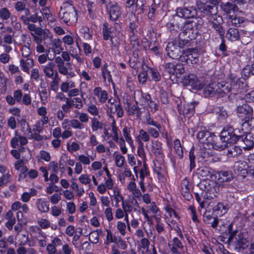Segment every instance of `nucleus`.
I'll use <instances>...</instances> for the list:
<instances>
[{"label":"nucleus","instance_id":"0eeeda50","mask_svg":"<svg viewBox=\"0 0 254 254\" xmlns=\"http://www.w3.org/2000/svg\"><path fill=\"white\" fill-rule=\"evenodd\" d=\"M125 109L129 116H133L134 119H138L141 116L142 112L138 105V102L135 101L131 97H127L124 99Z\"/></svg>","mask_w":254,"mask_h":254},{"label":"nucleus","instance_id":"e433bc0d","mask_svg":"<svg viewBox=\"0 0 254 254\" xmlns=\"http://www.w3.org/2000/svg\"><path fill=\"white\" fill-rule=\"evenodd\" d=\"M121 30L122 27L120 28V30H118V32L117 33H115L113 36L111 37L110 39H109L111 43V47L115 49L119 48L121 42Z\"/></svg>","mask_w":254,"mask_h":254},{"label":"nucleus","instance_id":"2eb2a0df","mask_svg":"<svg viewBox=\"0 0 254 254\" xmlns=\"http://www.w3.org/2000/svg\"><path fill=\"white\" fill-rule=\"evenodd\" d=\"M197 104V102H194L184 104L183 106H178V112L180 115H183L185 118H190L194 114L195 111V106Z\"/></svg>","mask_w":254,"mask_h":254},{"label":"nucleus","instance_id":"4d7b16f0","mask_svg":"<svg viewBox=\"0 0 254 254\" xmlns=\"http://www.w3.org/2000/svg\"><path fill=\"white\" fill-rule=\"evenodd\" d=\"M111 127H112V132L113 134V139L115 142H118L119 140V135H118V131L119 129L118 127L116 126V122L115 120L113 117V121L111 123Z\"/></svg>","mask_w":254,"mask_h":254},{"label":"nucleus","instance_id":"20e7f679","mask_svg":"<svg viewBox=\"0 0 254 254\" xmlns=\"http://www.w3.org/2000/svg\"><path fill=\"white\" fill-rule=\"evenodd\" d=\"M227 229L224 233V236L228 238L229 243L234 242L236 248L239 249H245L249 246V240H248V234L245 232H240L237 235L238 230H233V224L232 223L229 224Z\"/></svg>","mask_w":254,"mask_h":254},{"label":"nucleus","instance_id":"09e8293b","mask_svg":"<svg viewBox=\"0 0 254 254\" xmlns=\"http://www.w3.org/2000/svg\"><path fill=\"white\" fill-rule=\"evenodd\" d=\"M195 148L193 145H192L190 150L189 153V158L190 161L189 168L190 171H191L196 167L195 164V155L194 154Z\"/></svg>","mask_w":254,"mask_h":254},{"label":"nucleus","instance_id":"ea45409f","mask_svg":"<svg viewBox=\"0 0 254 254\" xmlns=\"http://www.w3.org/2000/svg\"><path fill=\"white\" fill-rule=\"evenodd\" d=\"M51 46V47H49V48L52 49L56 54H60L63 50L62 41L59 38L54 39Z\"/></svg>","mask_w":254,"mask_h":254},{"label":"nucleus","instance_id":"412c9836","mask_svg":"<svg viewBox=\"0 0 254 254\" xmlns=\"http://www.w3.org/2000/svg\"><path fill=\"white\" fill-rule=\"evenodd\" d=\"M181 240L179 238L175 237L169 242L168 247L172 254H181L179 251L184 248Z\"/></svg>","mask_w":254,"mask_h":254},{"label":"nucleus","instance_id":"bb28decb","mask_svg":"<svg viewBox=\"0 0 254 254\" xmlns=\"http://www.w3.org/2000/svg\"><path fill=\"white\" fill-rule=\"evenodd\" d=\"M212 21V27L216 30L217 33L219 35V37L225 36V31L221 23L223 21L221 16L217 15L216 17H213Z\"/></svg>","mask_w":254,"mask_h":254},{"label":"nucleus","instance_id":"b1692460","mask_svg":"<svg viewBox=\"0 0 254 254\" xmlns=\"http://www.w3.org/2000/svg\"><path fill=\"white\" fill-rule=\"evenodd\" d=\"M213 213L205 212L203 215V220L205 224L210 225L213 228H216L218 226L219 220L217 215L214 216Z\"/></svg>","mask_w":254,"mask_h":254},{"label":"nucleus","instance_id":"6e6552de","mask_svg":"<svg viewBox=\"0 0 254 254\" xmlns=\"http://www.w3.org/2000/svg\"><path fill=\"white\" fill-rule=\"evenodd\" d=\"M242 132H241L240 130L238 129V132L240 134L238 142L243 149L250 150L254 147L253 135L250 132L244 131L243 128L242 129Z\"/></svg>","mask_w":254,"mask_h":254},{"label":"nucleus","instance_id":"393cba45","mask_svg":"<svg viewBox=\"0 0 254 254\" xmlns=\"http://www.w3.org/2000/svg\"><path fill=\"white\" fill-rule=\"evenodd\" d=\"M220 6L228 17H232L231 15L234 14L239 10V8L235 3H232L229 1L226 3L222 2Z\"/></svg>","mask_w":254,"mask_h":254},{"label":"nucleus","instance_id":"cd10ccee","mask_svg":"<svg viewBox=\"0 0 254 254\" xmlns=\"http://www.w3.org/2000/svg\"><path fill=\"white\" fill-rule=\"evenodd\" d=\"M71 64L69 62H67L64 64L58 67L59 72L64 75H65L66 78H70L75 76V74L73 71Z\"/></svg>","mask_w":254,"mask_h":254},{"label":"nucleus","instance_id":"4c0bfd02","mask_svg":"<svg viewBox=\"0 0 254 254\" xmlns=\"http://www.w3.org/2000/svg\"><path fill=\"white\" fill-rule=\"evenodd\" d=\"M242 147L239 146L234 145L228 148L227 156L229 158H234L242 153Z\"/></svg>","mask_w":254,"mask_h":254},{"label":"nucleus","instance_id":"58836bf2","mask_svg":"<svg viewBox=\"0 0 254 254\" xmlns=\"http://www.w3.org/2000/svg\"><path fill=\"white\" fill-rule=\"evenodd\" d=\"M153 171L154 173L156 174L158 180L161 182H164L166 181V179L164 176L165 170L161 166H157L155 164V161H154V167L153 168Z\"/></svg>","mask_w":254,"mask_h":254},{"label":"nucleus","instance_id":"c85d7f7f","mask_svg":"<svg viewBox=\"0 0 254 254\" xmlns=\"http://www.w3.org/2000/svg\"><path fill=\"white\" fill-rule=\"evenodd\" d=\"M215 178L217 179L218 183H223L231 181L233 177L230 171H221L217 172L215 174Z\"/></svg>","mask_w":254,"mask_h":254},{"label":"nucleus","instance_id":"473e14b6","mask_svg":"<svg viewBox=\"0 0 254 254\" xmlns=\"http://www.w3.org/2000/svg\"><path fill=\"white\" fill-rule=\"evenodd\" d=\"M56 65L52 62H49L47 64L44 66L43 71L46 77L50 78H53L55 76L56 71L55 70Z\"/></svg>","mask_w":254,"mask_h":254},{"label":"nucleus","instance_id":"79ce46f5","mask_svg":"<svg viewBox=\"0 0 254 254\" xmlns=\"http://www.w3.org/2000/svg\"><path fill=\"white\" fill-rule=\"evenodd\" d=\"M138 81L141 84H143L149 80V75L147 70L146 65L142 67L141 70L138 73L137 76Z\"/></svg>","mask_w":254,"mask_h":254},{"label":"nucleus","instance_id":"774afa93","mask_svg":"<svg viewBox=\"0 0 254 254\" xmlns=\"http://www.w3.org/2000/svg\"><path fill=\"white\" fill-rule=\"evenodd\" d=\"M151 95L148 93H144L142 91H140V98L139 101L141 105H146L150 100Z\"/></svg>","mask_w":254,"mask_h":254},{"label":"nucleus","instance_id":"c03bdc74","mask_svg":"<svg viewBox=\"0 0 254 254\" xmlns=\"http://www.w3.org/2000/svg\"><path fill=\"white\" fill-rule=\"evenodd\" d=\"M242 121L243 122L242 124L243 127L248 128L246 131L250 132L254 129V118L253 116L248 117Z\"/></svg>","mask_w":254,"mask_h":254},{"label":"nucleus","instance_id":"f03ea898","mask_svg":"<svg viewBox=\"0 0 254 254\" xmlns=\"http://www.w3.org/2000/svg\"><path fill=\"white\" fill-rule=\"evenodd\" d=\"M238 129H235L232 126L227 125L224 127L219 133L217 148L222 151L228 147L229 145L238 142L239 134L237 133Z\"/></svg>","mask_w":254,"mask_h":254},{"label":"nucleus","instance_id":"bf43d9fd","mask_svg":"<svg viewBox=\"0 0 254 254\" xmlns=\"http://www.w3.org/2000/svg\"><path fill=\"white\" fill-rule=\"evenodd\" d=\"M113 192L114 195V199L115 201V204L114 206L116 207H118L119 206V202L121 201L122 202L123 201H124V198L123 196L121 194V192L118 189L116 188L114 189Z\"/></svg>","mask_w":254,"mask_h":254},{"label":"nucleus","instance_id":"6ab92c4d","mask_svg":"<svg viewBox=\"0 0 254 254\" xmlns=\"http://www.w3.org/2000/svg\"><path fill=\"white\" fill-rule=\"evenodd\" d=\"M210 149L203 148L201 149L198 154L199 158H201L200 161L209 164L213 163L214 160V156L213 152Z\"/></svg>","mask_w":254,"mask_h":254},{"label":"nucleus","instance_id":"a19ab883","mask_svg":"<svg viewBox=\"0 0 254 254\" xmlns=\"http://www.w3.org/2000/svg\"><path fill=\"white\" fill-rule=\"evenodd\" d=\"M20 64L21 69L27 73H29V67L33 66V60L32 59L27 58L26 60L21 59L20 61Z\"/></svg>","mask_w":254,"mask_h":254},{"label":"nucleus","instance_id":"aec40b11","mask_svg":"<svg viewBox=\"0 0 254 254\" xmlns=\"http://www.w3.org/2000/svg\"><path fill=\"white\" fill-rule=\"evenodd\" d=\"M151 152L158 159H163L165 157L162 143L158 140H152Z\"/></svg>","mask_w":254,"mask_h":254},{"label":"nucleus","instance_id":"423d86ee","mask_svg":"<svg viewBox=\"0 0 254 254\" xmlns=\"http://www.w3.org/2000/svg\"><path fill=\"white\" fill-rule=\"evenodd\" d=\"M195 28L192 30L185 31V28L182 32L179 34L178 46L180 48H184L185 47H189L191 44V41L196 38L198 34L200 35L199 31L200 29L195 30Z\"/></svg>","mask_w":254,"mask_h":254},{"label":"nucleus","instance_id":"1a4fd4ad","mask_svg":"<svg viewBox=\"0 0 254 254\" xmlns=\"http://www.w3.org/2000/svg\"><path fill=\"white\" fill-rule=\"evenodd\" d=\"M200 17H206L209 20H211L217 15V7L215 5L201 3L198 5Z\"/></svg>","mask_w":254,"mask_h":254},{"label":"nucleus","instance_id":"9d476101","mask_svg":"<svg viewBox=\"0 0 254 254\" xmlns=\"http://www.w3.org/2000/svg\"><path fill=\"white\" fill-rule=\"evenodd\" d=\"M105 9L106 13L109 15V19L111 21H116L121 16V7L115 1H110Z\"/></svg>","mask_w":254,"mask_h":254},{"label":"nucleus","instance_id":"a18cd8bd","mask_svg":"<svg viewBox=\"0 0 254 254\" xmlns=\"http://www.w3.org/2000/svg\"><path fill=\"white\" fill-rule=\"evenodd\" d=\"M221 39V43L218 46V50L221 52L223 57H225L229 56L230 53L228 50V47L226 44V40L225 39V36L219 37Z\"/></svg>","mask_w":254,"mask_h":254},{"label":"nucleus","instance_id":"49530a36","mask_svg":"<svg viewBox=\"0 0 254 254\" xmlns=\"http://www.w3.org/2000/svg\"><path fill=\"white\" fill-rule=\"evenodd\" d=\"M138 25L136 24V22L132 21L129 22L127 26V36L138 35Z\"/></svg>","mask_w":254,"mask_h":254},{"label":"nucleus","instance_id":"13d9d810","mask_svg":"<svg viewBox=\"0 0 254 254\" xmlns=\"http://www.w3.org/2000/svg\"><path fill=\"white\" fill-rule=\"evenodd\" d=\"M127 161H128V164L131 166H134L133 168V172L135 175L136 178H138V170L137 167L134 166L136 163V160H135V158L134 155L132 154H128Z\"/></svg>","mask_w":254,"mask_h":254},{"label":"nucleus","instance_id":"de8ad7c7","mask_svg":"<svg viewBox=\"0 0 254 254\" xmlns=\"http://www.w3.org/2000/svg\"><path fill=\"white\" fill-rule=\"evenodd\" d=\"M60 81V78L59 77L58 72L56 71L55 76H54L52 81L50 83V90L57 93L59 90Z\"/></svg>","mask_w":254,"mask_h":254},{"label":"nucleus","instance_id":"8fccbe9b","mask_svg":"<svg viewBox=\"0 0 254 254\" xmlns=\"http://www.w3.org/2000/svg\"><path fill=\"white\" fill-rule=\"evenodd\" d=\"M128 41L132 49L141 48L138 35L128 36Z\"/></svg>","mask_w":254,"mask_h":254},{"label":"nucleus","instance_id":"37998d69","mask_svg":"<svg viewBox=\"0 0 254 254\" xmlns=\"http://www.w3.org/2000/svg\"><path fill=\"white\" fill-rule=\"evenodd\" d=\"M17 121L18 125H19L21 127V131L24 134L27 135L31 133V129L30 126L25 119L22 118L19 120L17 119Z\"/></svg>","mask_w":254,"mask_h":254},{"label":"nucleus","instance_id":"c756f323","mask_svg":"<svg viewBox=\"0 0 254 254\" xmlns=\"http://www.w3.org/2000/svg\"><path fill=\"white\" fill-rule=\"evenodd\" d=\"M93 93L97 97L100 103L104 104L106 102L108 97L107 91L102 90L100 86H97L94 89Z\"/></svg>","mask_w":254,"mask_h":254},{"label":"nucleus","instance_id":"69168bd1","mask_svg":"<svg viewBox=\"0 0 254 254\" xmlns=\"http://www.w3.org/2000/svg\"><path fill=\"white\" fill-rule=\"evenodd\" d=\"M216 91L217 89L215 90L210 85H207L203 88V94L205 97H210L213 96Z\"/></svg>","mask_w":254,"mask_h":254},{"label":"nucleus","instance_id":"680f3d73","mask_svg":"<svg viewBox=\"0 0 254 254\" xmlns=\"http://www.w3.org/2000/svg\"><path fill=\"white\" fill-rule=\"evenodd\" d=\"M175 70L176 72L174 75L177 78H180L185 71L184 66L183 64L175 63Z\"/></svg>","mask_w":254,"mask_h":254},{"label":"nucleus","instance_id":"6e6d98bb","mask_svg":"<svg viewBox=\"0 0 254 254\" xmlns=\"http://www.w3.org/2000/svg\"><path fill=\"white\" fill-rule=\"evenodd\" d=\"M173 22L170 21L166 24V27L167 31H169L172 35H176L178 32V30L180 29L177 26L174 25V19L173 20Z\"/></svg>","mask_w":254,"mask_h":254},{"label":"nucleus","instance_id":"dca6fc26","mask_svg":"<svg viewBox=\"0 0 254 254\" xmlns=\"http://www.w3.org/2000/svg\"><path fill=\"white\" fill-rule=\"evenodd\" d=\"M236 112L238 116L242 121L248 117L253 116V109L247 103H244L239 105L236 108Z\"/></svg>","mask_w":254,"mask_h":254},{"label":"nucleus","instance_id":"39448f33","mask_svg":"<svg viewBox=\"0 0 254 254\" xmlns=\"http://www.w3.org/2000/svg\"><path fill=\"white\" fill-rule=\"evenodd\" d=\"M198 143L203 148L214 149L219 151L217 148L218 136L214 132H210L207 129L199 130L196 135Z\"/></svg>","mask_w":254,"mask_h":254},{"label":"nucleus","instance_id":"338daca9","mask_svg":"<svg viewBox=\"0 0 254 254\" xmlns=\"http://www.w3.org/2000/svg\"><path fill=\"white\" fill-rule=\"evenodd\" d=\"M53 36L51 34L44 32L43 35V42L47 47L51 46L53 42Z\"/></svg>","mask_w":254,"mask_h":254},{"label":"nucleus","instance_id":"0e129e2a","mask_svg":"<svg viewBox=\"0 0 254 254\" xmlns=\"http://www.w3.org/2000/svg\"><path fill=\"white\" fill-rule=\"evenodd\" d=\"M189 209L190 210V215L192 222L196 224H198L200 222V221L198 218L194 206L193 205H190L189 206Z\"/></svg>","mask_w":254,"mask_h":254},{"label":"nucleus","instance_id":"5fc2aeb1","mask_svg":"<svg viewBox=\"0 0 254 254\" xmlns=\"http://www.w3.org/2000/svg\"><path fill=\"white\" fill-rule=\"evenodd\" d=\"M145 124L148 126H153L158 130L161 129L162 126L157 121L154 120L150 115L146 117Z\"/></svg>","mask_w":254,"mask_h":254},{"label":"nucleus","instance_id":"864d4df0","mask_svg":"<svg viewBox=\"0 0 254 254\" xmlns=\"http://www.w3.org/2000/svg\"><path fill=\"white\" fill-rule=\"evenodd\" d=\"M136 140L139 142V140L142 142H147L150 140V136L148 131H146L143 129H140L139 130V134L136 136Z\"/></svg>","mask_w":254,"mask_h":254},{"label":"nucleus","instance_id":"f704fd0d","mask_svg":"<svg viewBox=\"0 0 254 254\" xmlns=\"http://www.w3.org/2000/svg\"><path fill=\"white\" fill-rule=\"evenodd\" d=\"M36 205L39 211L41 212H47L49 211V202L46 198H38Z\"/></svg>","mask_w":254,"mask_h":254},{"label":"nucleus","instance_id":"f8f14e48","mask_svg":"<svg viewBox=\"0 0 254 254\" xmlns=\"http://www.w3.org/2000/svg\"><path fill=\"white\" fill-rule=\"evenodd\" d=\"M121 25V22H115L113 25L111 26L108 22H104L103 23L102 28L103 40L105 41L109 40L112 36L118 32V30H120V28L122 27Z\"/></svg>","mask_w":254,"mask_h":254},{"label":"nucleus","instance_id":"5701e85b","mask_svg":"<svg viewBox=\"0 0 254 254\" xmlns=\"http://www.w3.org/2000/svg\"><path fill=\"white\" fill-rule=\"evenodd\" d=\"M139 173L140 179L139 185L142 191L144 192L146 191V188L144 183V178L150 175V171L146 162H143V166L140 169Z\"/></svg>","mask_w":254,"mask_h":254},{"label":"nucleus","instance_id":"f3484780","mask_svg":"<svg viewBox=\"0 0 254 254\" xmlns=\"http://www.w3.org/2000/svg\"><path fill=\"white\" fill-rule=\"evenodd\" d=\"M20 19L24 24H28L30 22L32 23L38 22L41 24V22L45 19V17L41 10H36L33 14H31L29 17L21 16Z\"/></svg>","mask_w":254,"mask_h":254},{"label":"nucleus","instance_id":"72a5a7b5","mask_svg":"<svg viewBox=\"0 0 254 254\" xmlns=\"http://www.w3.org/2000/svg\"><path fill=\"white\" fill-rule=\"evenodd\" d=\"M226 37L229 41H236L240 39V34L237 28L230 27L226 33Z\"/></svg>","mask_w":254,"mask_h":254},{"label":"nucleus","instance_id":"a211bd4d","mask_svg":"<svg viewBox=\"0 0 254 254\" xmlns=\"http://www.w3.org/2000/svg\"><path fill=\"white\" fill-rule=\"evenodd\" d=\"M167 55L172 59H178L180 60L181 51L180 48L173 42H169L166 47Z\"/></svg>","mask_w":254,"mask_h":254},{"label":"nucleus","instance_id":"e2e57ef3","mask_svg":"<svg viewBox=\"0 0 254 254\" xmlns=\"http://www.w3.org/2000/svg\"><path fill=\"white\" fill-rule=\"evenodd\" d=\"M11 13L9 10L6 7H2L0 9V18L3 21L7 20Z\"/></svg>","mask_w":254,"mask_h":254},{"label":"nucleus","instance_id":"7ed1b4c3","mask_svg":"<svg viewBox=\"0 0 254 254\" xmlns=\"http://www.w3.org/2000/svg\"><path fill=\"white\" fill-rule=\"evenodd\" d=\"M59 17L61 22L67 26L72 25L77 22L78 14L73 0H68L63 3Z\"/></svg>","mask_w":254,"mask_h":254},{"label":"nucleus","instance_id":"3c124183","mask_svg":"<svg viewBox=\"0 0 254 254\" xmlns=\"http://www.w3.org/2000/svg\"><path fill=\"white\" fill-rule=\"evenodd\" d=\"M144 147L143 142L139 140L137 145V155L142 160L143 163L146 162L147 160Z\"/></svg>","mask_w":254,"mask_h":254},{"label":"nucleus","instance_id":"a878e982","mask_svg":"<svg viewBox=\"0 0 254 254\" xmlns=\"http://www.w3.org/2000/svg\"><path fill=\"white\" fill-rule=\"evenodd\" d=\"M148 74L149 75V81H153L156 82H159L161 79V75L156 66H151L146 65Z\"/></svg>","mask_w":254,"mask_h":254},{"label":"nucleus","instance_id":"f257e3e1","mask_svg":"<svg viewBox=\"0 0 254 254\" xmlns=\"http://www.w3.org/2000/svg\"><path fill=\"white\" fill-rule=\"evenodd\" d=\"M176 12L181 18L187 19L183 23L185 31L192 30V27L195 28V31L202 28L204 21L202 17L197 16V12L195 7H179L177 8Z\"/></svg>","mask_w":254,"mask_h":254},{"label":"nucleus","instance_id":"4468645a","mask_svg":"<svg viewBox=\"0 0 254 254\" xmlns=\"http://www.w3.org/2000/svg\"><path fill=\"white\" fill-rule=\"evenodd\" d=\"M182 83L185 86H190L195 90H200L203 88V85L200 83L198 77L193 73H189L183 76Z\"/></svg>","mask_w":254,"mask_h":254},{"label":"nucleus","instance_id":"4be33fe9","mask_svg":"<svg viewBox=\"0 0 254 254\" xmlns=\"http://www.w3.org/2000/svg\"><path fill=\"white\" fill-rule=\"evenodd\" d=\"M101 75L103 82L110 85L111 83L114 85V82L112 78L111 71L109 68V65L105 63L101 67Z\"/></svg>","mask_w":254,"mask_h":254},{"label":"nucleus","instance_id":"603ef678","mask_svg":"<svg viewBox=\"0 0 254 254\" xmlns=\"http://www.w3.org/2000/svg\"><path fill=\"white\" fill-rule=\"evenodd\" d=\"M232 17H229L231 19L232 24L235 27H241L244 22V18L243 17L237 16L235 14L231 15Z\"/></svg>","mask_w":254,"mask_h":254},{"label":"nucleus","instance_id":"052dcab7","mask_svg":"<svg viewBox=\"0 0 254 254\" xmlns=\"http://www.w3.org/2000/svg\"><path fill=\"white\" fill-rule=\"evenodd\" d=\"M176 63H167L163 64L165 71L168 72L170 75H174L175 73V67Z\"/></svg>","mask_w":254,"mask_h":254},{"label":"nucleus","instance_id":"ddd939ff","mask_svg":"<svg viewBox=\"0 0 254 254\" xmlns=\"http://www.w3.org/2000/svg\"><path fill=\"white\" fill-rule=\"evenodd\" d=\"M108 113L111 114L116 113L118 118H122L124 116V110L119 99L111 98L108 100Z\"/></svg>","mask_w":254,"mask_h":254},{"label":"nucleus","instance_id":"c9c22d12","mask_svg":"<svg viewBox=\"0 0 254 254\" xmlns=\"http://www.w3.org/2000/svg\"><path fill=\"white\" fill-rule=\"evenodd\" d=\"M123 135L125 138L126 141L129 144L130 147L133 149L134 148V142L131 136V127L125 126L123 127Z\"/></svg>","mask_w":254,"mask_h":254},{"label":"nucleus","instance_id":"9b49d317","mask_svg":"<svg viewBox=\"0 0 254 254\" xmlns=\"http://www.w3.org/2000/svg\"><path fill=\"white\" fill-rule=\"evenodd\" d=\"M198 58V54L195 49H188L182 52L179 61L188 65L193 64L197 63Z\"/></svg>","mask_w":254,"mask_h":254},{"label":"nucleus","instance_id":"7c9ffc66","mask_svg":"<svg viewBox=\"0 0 254 254\" xmlns=\"http://www.w3.org/2000/svg\"><path fill=\"white\" fill-rule=\"evenodd\" d=\"M228 205L224 204L223 202H218L213 206L212 208L213 213H214L217 216H221L226 213L228 211Z\"/></svg>","mask_w":254,"mask_h":254},{"label":"nucleus","instance_id":"2f4dec72","mask_svg":"<svg viewBox=\"0 0 254 254\" xmlns=\"http://www.w3.org/2000/svg\"><path fill=\"white\" fill-rule=\"evenodd\" d=\"M173 145L175 153L180 159H182L184 157V149L185 148L181 144L180 139L176 138L173 141Z\"/></svg>","mask_w":254,"mask_h":254}]
</instances>
